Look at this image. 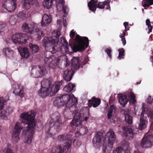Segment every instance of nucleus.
Listing matches in <instances>:
<instances>
[{
	"mask_svg": "<svg viewBox=\"0 0 153 153\" xmlns=\"http://www.w3.org/2000/svg\"><path fill=\"white\" fill-rule=\"evenodd\" d=\"M60 35L59 32L56 33L55 36L45 37L42 40L43 46L47 51L44 52V61L46 65L49 67L54 69L57 65L58 61L53 56H50L48 54L50 52L54 53L58 51H61L63 54L68 53L70 49L72 50L75 52L77 51L82 52L87 48L89 45V41L86 37H81L77 35L75 38V42L73 46L68 45L65 39L62 37L59 42V37Z\"/></svg>",
	"mask_w": 153,
	"mask_h": 153,
	"instance_id": "obj_1",
	"label": "nucleus"
},
{
	"mask_svg": "<svg viewBox=\"0 0 153 153\" xmlns=\"http://www.w3.org/2000/svg\"><path fill=\"white\" fill-rule=\"evenodd\" d=\"M55 1L56 2L58 3V4L56 5L57 9L59 5L61 6L64 13V16H65L67 13L66 10L68 9V7L65 5L64 0H55Z\"/></svg>",
	"mask_w": 153,
	"mask_h": 153,
	"instance_id": "obj_27",
	"label": "nucleus"
},
{
	"mask_svg": "<svg viewBox=\"0 0 153 153\" xmlns=\"http://www.w3.org/2000/svg\"><path fill=\"white\" fill-rule=\"evenodd\" d=\"M134 134V132L132 129L130 128H126L124 132V135L126 139L128 140H131L133 138Z\"/></svg>",
	"mask_w": 153,
	"mask_h": 153,
	"instance_id": "obj_21",
	"label": "nucleus"
},
{
	"mask_svg": "<svg viewBox=\"0 0 153 153\" xmlns=\"http://www.w3.org/2000/svg\"><path fill=\"white\" fill-rule=\"evenodd\" d=\"M80 61L79 57H73L71 60V69L75 71L78 70L80 66Z\"/></svg>",
	"mask_w": 153,
	"mask_h": 153,
	"instance_id": "obj_15",
	"label": "nucleus"
},
{
	"mask_svg": "<svg viewBox=\"0 0 153 153\" xmlns=\"http://www.w3.org/2000/svg\"><path fill=\"white\" fill-rule=\"evenodd\" d=\"M6 102V101L4 100L3 97H0V105L1 104H4Z\"/></svg>",
	"mask_w": 153,
	"mask_h": 153,
	"instance_id": "obj_53",
	"label": "nucleus"
},
{
	"mask_svg": "<svg viewBox=\"0 0 153 153\" xmlns=\"http://www.w3.org/2000/svg\"><path fill=\"white\" fill-rule=\"evenodd\" d=\"M125 32V31H124V32H123L122 33H121L120 34L119 36L120 38H125L124 37L126 35V33Z\"/></svg>",
	"mask_w": 153,
	"mask_h": 153,
	"instance_id": "obj_55",
	"label": "nucleus"
},
{
	"mask_svg": "<svg viewBox=\"0 0 153 153\" xmlns=\"http://www.w3.org/2000/svg\"><path fill=\"white\" fill-rule=\"evenodd\" d=\"M31 5H34L36 7L39 6V3L36 0H25L23 4V7L27 10L29 9Z\"/></svg>",
	"mask_w": 153,
	"mask_h": 153,
	"instance_id": "obj_16",
	"label": "nucleus"
},
{
	"mask_svg": "<svg viewBox=\"0 0 153 153\" xmlns=\"http://www.w3.org/2000/svg\"><path fill=\"white\" fill-rule=\"evenodd\" d=\"M141 82V81H140V82H137V85H138V84H140V83Z\"/></svg>",
	"mask_w": 153,
	"mask_h": 153,
	"instance_id": "obj_62",
	"label": "nucleus"
},
{
	"mask_svg": "<svg viewBox=\"0 0 153 153\" xmlns=\"http://www.w3.org/2000/svg\"><path fill=\"white\" fill-rule=\"evenodd\" d=\"M11 39L14 43L23 45L27 43V41L29 39V37L26 34L16 33L12 35Z\"/></svg>",
	"mask_w": 153,
	"mask_h": 153,
	"instance_id": "obj_9",
	"label": "nucleus"
},
{
	"mask_svg": "<svg viewBox=\"0 0 153 153\" xmlns=\"http://www.w3.org/2000/svg\"><path fill=\"white\" fill-rule=\"evenodd\" d=\"M18 51L22 57L27 58L29 55L28 50L27 48L19 47L18 48Z\"/></svg>",
	"mask_w": 153,
	"mask_h": 153,
	"instance_id": "obj_24",
	"label": "nucleus"
},
{
	"mask_svg": "<svg viewBox=\"0 0 153 153\" xmlns=\"http://www.w3.org/2000/svg\"><path fill=\"white\" fill-rule=\"evenodd\" d=\"M35 116L33 111L21 114V117L23 120L21 123H16L12 136V140L14 143H17L19 140V136L22 129V134L25 135L24 142L28 144L31 143L36 125Z\"/></svg>",
	"mask_w": 153,
	"mask_h": 153,
	"instance_id": "obj_2",
	"label": "nucleus"
},
{
	"mask_svg": "<svg viewBox=\"0 0 153 153\" xmlns=\"http://www.w3.org/2000/svg\"><path fill=\"white\" fill-rule=\"evenodd\" d=\"M52 18L51 15L49 16L46 14H45L42 17L41 21V25L42 27L47 26L51 23Z\"/></svg>",
	"mask_w": 153,
	"mask_h": 153,
	"instance_id": "obj_18",
	"label": "nucleus"
},
{
	"mask_svg": "<svg viewBox=\"0 0 153 153\" xmlns=\"http://www.w3.org/2000/svg\"><path fill=\"white\" fill-rule=\"evenodd\" d=\"M146 25L148 26V29H149L148 33H149L150 32H152L153 29V26L151 24V22L149 19H147L146 21Z\"/></svg>",
	"mask_w": 153,
	"mask_h": 153,
	"instance_id": "obj_38",
	"label": "nucleus"
},
{
	"mask_svg": "<svg viewBox=\"0 0 153 153\" xmlns=\"http://www.w3.org/2000/svg\"><path fill=\"white\" fill-rule=\"evenodd\" d=\"M4 104H1L0 105V117L4 120L7 119V116L13 112V109L9 106H7L6 109H4Z\"/></svg>",
	"mask_w": 153,
	"mask_h": 153,
	"instance_id": "obj_13",
	"label": "nucleus"
},
{
	"mask_svg": "<svg viewBox=\"0 0 153 153\" xmlns=\"http://www.w3.org/2000/svg\"><path fill=\"white\" fill-rule=\"evenodd\" d=\"M13 89V92L15 95L19 96L21 97H22L24 96L23 88L22 87H20L19 85Z\"/></svg>",
	"mask_w": 153,
	"mask_h": 153,
	"instance_id": "obj_23",
	"label": "nucleus"
},
{
	"mask_svg": "<svg viewBox=\"0 0 153 153\" xmlns=\"http://www.w3.org/2000/svg\"><path fill=\"white\" fill-rule=\"evenodd\" d=\"M71 138V135L68 134H65L59 136L58 137V140L60 142H64L66 140H67V142L65 143L64 145L62 146L59 145L58 146H61L63 148L64 147L65 145L67 146H68V145L67 144H68L70 146V147L65 149H64V151L66 150L68 151L71 147V145L72 143Z\"/></svg>",
	"mask_w": 153,
	"mask_h": 153,
	"instance_id": "obj_10",
	"label": "nucleus"
},
{
	"mask_svg": "<svg viewBox=\"0 0 153 153\" xmlns=\"http://www.w3.org/2000/svg\"><path fill=\"white\" fill-rule=\"evenodd\" d=\"M102 2H103L105 6V5H106L108 7H106V9H109L110 8V7L109 5L110 3V1H109L108 0H107V1L105 0V1H104Z\"/></svg>",
	"mask_w": 153,
	"mask_h": 153,
	"instance_id": "obj_48",
	"label": "nucleus"
},
{
	"mask_svg": "<svg viewBox=\"0 0 153 153\" xmlns=\"http://www.w3.org/2000/svg\"><path fill=\"white\" fill-rule=\"evenodd\" d=\"M148 111V109L147 108H145L143 106V108L142 113L141 115V117H143V115L144 114H146Z\"/></svg>",
	"mask_w": 153,
	"mask_h": 153,
	"instance_id": "obj_44",
	"label": "nucleus"
},
{
	"mask_svg": "<svg viewBox=\"0 0 153 153\" xmlns=\"http://www.w3.org/2000/svg\"><path fill=\"white\" fill-rule=\"evenodd\" d=\"M147 102L150 104L153 102V99H151V98L150 96H149L148 98Z\"/></svg>",
	"mask_w": 153,
	"mask_h": 153,
	"instance_id": "obj_51",
	"label": "nucleus"
},
{
	"mask_svg": "<svg viewBox=\"0 0 153 153\" xmlns=\"http://www.w3.org/2000/svg\"><path fill=\"white\" fill-rule=\"evenodd\" d=\"M6 26V25L4 24H0V32H2L4 30Z\"/></svg>",
	"mask_w": 153,
	"mask_h": 153,
	"instance_id": "obj_50",
	"label": "nucleus"
},
{
	"mask_svg": "<svg viewBox=\"0 0 153 153\" xmlns=\"http://www.w3.org/2000/svg\"><path fill=\"white\" fill-rule=\"evenodd\" d=\"M9 22L11 25H13L16 24V19L13 17H11L10 19Z\"/></svg>",
	"mask_w": 153,
	"mask_h": 153,
	"instance_id": "obj_42",
	"label": "nucleus"
},
{
	"mask_svg": "<svg viewBox=\"0 0 153 153\" xmlns=\"http://www.w3.org/2000/svg\"><path fill=\"white\" fill-rule=\"evenodd\" d=\"M49 125L48 128H47L46 125L45 130L46 132L51 136L54 134L61 128L62 122L59 113L55 112L51 115Z\"/></svg>",
	"mask_w": 153,
	"mask_h": 153,
	"instance_id": "obj_3",
	"label": "nucleus"
},
{
	"mask_svg": "<svg viewBox=\"0 0 153 153\" xmlns=\"http://www.w3.org/2000/svg\"><path fill=\"white\" fill-rule=\"evenodd\" d=\"M48 72L45 66H34L31 69V75L35 78L42 77L46 75Z\"/></svg>",
	"mask_w": 153,
	"mask_h": 153,
	"instance_id": "obj_8",
	"label": "nucleus"
},
{
	"mask_svg": "<svg viewBox=\"0 0 153 153\" xmlns=\"http://www.w3.org/2000/svg\"><path fill=\"white\" fill-rule=\"evenodd\" d=\"M119 52V55L117 57L118 59L120 60L124 58L125 50L124 49L122 48L118 49Z\"/></svg>",
	"mask_w": 153,
	"mask_h": 153,
	"instance_id": "obj_37",
	"label": "nucleus"
},
{
	"mask_svg": "<svg viewBox=\"0 0 153 153\" xmlns=\"http://www.w3.org/2000/svg\"><path fill=\"white\" fill-rule=\"evenodd\" d=\"M10 145H7L3 150V152L4 153H14L12 149H10Z\"/></svg>",
	"mask_w": 153,
	"mask_h": 153,
	"instance_id": "obj_40",
	"label": "nucleus"
},
{
	"mask_svg": "<svg viewBox=\"0 0 153 153\" xmlns=\"http://www.w3.org/2000/svg\"><path fill=\"white\" fill-rule=\"evenodd\" d=\"M74 70L71 69H66L64 72L63 77L64 80L67 81H69L72 79L74 74Z\"/></svg>",
	"mask_w": 153,
	"mask_h": 153,
	"instance_id": "obj_17",
	"label": "nucleus"
},
{
	"mask_svg": "<svg viewBox=\"0 0 153 153\" xmlns=\"http://www.w3.org/2000/svg\"><path fill=\"white\" fill-rule=\"evenodd\" d=\"M121 40L123 45H125L126 44V41L125 38H122Z\"/></svg>",
	"mask_w": 153,
	"mask_h": 153,
	"instance_id": "obj_57",
	"label": "nucleus"
},
{
	"mask_svg": "<svg viewBox=\"0 0 153 153\" xmlns=\"http://www.w3.org/2000/svg\"><path fill=\"white\" fill-rule=\"evenodd\" d=\"M116 111V108L114 105H111L110 106L108 112L113 113V111L114 113Z\"/></svg>",
	"mask_w": 153,
	"mask_h": 153,
	"instance_id": "obj_43",
	"label": "nucleus"
},
{
	"mask_svg": "<svg viewBox=\"0 0 153 153\" xmlns=\"http://www.w3.org/2000/svg\"><path fill=\"white\" fill-rule=\"evenodd\" d=\"M147 124V118L140 117V123L138 126V128L141 130L145 128Z\"/></svg>",
	"mask_w": 153,
	"mask_h": 153,
	"instance_id": "obj_22",
	"label": "nucleus"
},
{
	"mask_svg": "<svg viewBox=\"0 0 153 153\" xmlns=\"http://www.w3.org/2000/svg\"><path fill=\"white\" fill-rule=\"evenodd\" d=\"M151 51H152V53L153 54V50H151Z\"/></svg>",
	"mask_w": 153,
	"mask_h": 153,
	"instance_id": "obj_64",
	"label": "nucleus"
},
{
	"mask_svg": "<svg viewBox=\"0 0 153 153\" xmlns=\"http://www.w3.org/2000/svg\"><path fill=\"white\" fill-rule=\"evenodd\" d=\"M74 145L76 148L79 147L81 145V143L79 141H74L73 143Z\"/></svg>",
	"mask_w": 153,
	"mask_h": 153,
	"instance_id": "obj_49",
	"label": "nucleus"
},
{
	"mask_svg": "<svg viewBox=\"0 0 153 153\" xmlns=\"http://www.w3.org/2000/svg\"><path fill=\"white\" fill-rule=\"evenodd\" d=\"M113 113H111L108 112L107 114V117L108 119H110L111 118V117L112 116Z\"/></svg>",
	"mask_w": 153,
	"mask_h": 153,
	"instance_id": "obj_56",
	"label": "nucleus"
},
{
	"mask_svg": "<svg viewBox=\"0 0 153 153\" xmlns=\"http://www.w3.org/2000/svg\"><path fill=\"white\" fill-rule=\"evenodd\" d=\"M89 60L88 57H85L84 60L82 62L83 65H85L86 64L88 61Z\"/></svg>",
	"mask_w": 153,
	"mask_h": 153,
	"instance_id": "obj_52",
	"label": "nucleus"
},
{
	"mask_svg": "<svg viewBox=\"0 0 153 153\" xmlns=\"http://www.w3.org/2000/svg\"><path fill=\"white\" fill-rule=\"evenodd\" d=\"M140 145L144 148H149L153 146V135H145L142 140Z\"/></svg>",
	"mask_w": 153,
	"mask_h": 153,
	"instance_id": "obj_11",
	"label": "nucleus"
},
{
	"mask_svg": "<svg viewBox=\"0 0 153 153\" xmlns=\"http://www.w3.org/2000/svg\"><path fill=\"white\" fill-rule=\"evenodd\" d=\"M2 127L0 126V133L1 132Z\"/></svg>",
	"mask_w": 153,
	"mask_h": 153,
	"instance_id": "obj_63",
	"label": "nucleus"
},
{
	"mask_svg": "<svg viewBox=\"0 0 153 153\" xmlns=\"http://www.w3.org/2000/svg\"><path fill=\"white\" fill-rule=\"evenodd\" d=\"M72 114L74 116V119L75 122L79 121L80 116L79 114L78 113L77 110L75 109L72 112Z\"/></svg>",
	"mask_w": 153,
	"mask_h": 153,
	"instance_id": "obj_34",
	"label": "nucleus"
},
{
	"mask_svg": "<svg viewBox=\"0 0 153 153\" xmlns=\"http://www.w3.org/2000/svg\"><path fill=\"white\" fill-rule=\"evenodd\" d=\"M116 135L112 129L108 131L106 135L105 139L108 140V143H106L105 140L102 146V151L103 153H110L113 147V143L116 140Z\"/></svg>",
	"mask_w": 153,
	"mask_h": 153,
	"instance_id": "obj_5",
	"label": "nucleus"
},
{
	"mask_svg": "<svg viewBox=\"0 0 153 153\" xmlns=\"http://www.w3.org/2000/svg\"><path fill=\"white\" fill-rule=\"evenodd\" d=\"M118 98L120 103L123 106L125 107L128 101L126 96L122 94H119Z\"/></svg>",
	"mask_w": 153,
	"mask_h": 153,
	"instance_id": "obj_25",
	"label": "nucleus"
},
{
	"mask_svg": "<svg viewBox=\"0 0 153 153\" xmlns=\"http://www.w3.org/2000/svg\"><path fill=\"white\" fill-rule=\"evenodd\" d=\"M74 97L72 94L69 95L65 94L57 97L54 101L53 105L58 107L65 105L66 107L71 108L77 102L76 99L74 98Z\"/></svg>",
	"mask_w": 153,
	"mask_h": 153,
	"instance_id": "obj_4",
	"label": "nucleus"
},
{
	"mask_svg": "<svg viewBox=\"0 0 153 153\" xmlns=\"http://www.w3.org/2000/svg\"><path fill=\"white\" fill-rule=\"evenodd\" d=\"M30 16V14H28L25 11L22 10L17 14V17L22 20H24Z\"/></svg>",
	"mask_w": 153,
	"mask_h": 153,
	"instance_id": "obj_26",
	"label": "nucleus"
},
{
	"mask_svg": "<svg viewBox=\"0 0 153 153\" xmlns=\"http://www.w3.org/2000/svg\"><path fill=\"white\" fill-rule=\"evenodd\" d=\"M100 100L96 98L95 97H93L92 100H88V105L90 107H91L92 106L94 108L97 107L100 105Z\"/></svg>",
	"mask_w": 153,
	"mask_h": 153,
	"instance_id": "obj_19",
	"label": "nucleus"
},
{
	"mask_svg": "<svg viewBox=\"0 0 153 153\" xmlns=\"http://www.w3.org/2000/svg\"><path fill=\"white\" fill-rule=\"evenodd\" d=\"M75 87V85L74 84L70 82L64 87L63 90L69 93L71 92L73 90L74 88Z\"/></svg>",
	"mask_w": 153,
	"mask_h": 153,
	"instance_id": "obj_28",
	"label": "nucleus"
},
{
	"mask_svg": "<svg viewBox=\"0 0 153 153\" xmlns=\"http://www.w3.org/2000/svg\"><path fill=\"white\" fill-rule=\"evenodd\" d=\"M122 147H118L116 148V150L114 151L113 153H122Z\"/></svg>",
	"mask_w": 153,
	"mask_h": 153,
	"instance_id": "obj_47",
	"label": "nucleus"
},
{
	"mask_svg": "<svg viewBox=\"0 0 153 153\" xmlns=\"http://www.w3.org/2000/svg\"><path fill=\"white\" fill-rule=\"evenodd\" d=\"M105 51L107 53L110 60H111L112 57V55L111 54L112 51L111 49V48H106L105 50Z\"/></svg>",
	"mask_w": 153,
	"mask_h": 153,
	"instance_id": "obj_41",
	"label": "nucleus"
},
{
	"mask_svg": "<svg viewBox=\"0 0 153 153\" xmlns=\"http://www.w3.org/2000/svg\"><path fill=\"white\" fill-rule=\"evenodd\" d=\"M150 129L153 130V122L152 121V123L150 126Z\"/></svg>",
	"mask_w": 153,
	"mask_h": 153,
	"instance_id": "obj_59",
	"label": "nucleus"
},
{
	"mask_svg": "<svg viewBox=\"0 0 153 153\" xmlns=\"http://www.w3.org/2000/svg\"><path fill=\"white\" fill-rule=\"evenodd\" d=\"M48 88L41 87V88L38 91L39 95L42 98H45L48 96L49 94L52 92L51 91L48 90Z\"/></svg>",
	"mask_w": 153,
	"mask_h": 153,
	"instance_id": "obj_20",
	"label": "nucleus"
},
{
	"mask_svg": "<svg viewBox=\"0 0 153 153\" xmlns=\"http://www.w3.org/2000/svg\"><path fill=\"white\" fill-rule=\"evenodd\" d=\"M97 0L95 1L94 0H91L88 3V6L90 10L94 13L96 10L97 7L102 9L104 8L105 5L102 2L99 1L97 4Z\"/></svg>",
	"mask_w": 153,
	"mask_h": 153,
	"instance_id": "obj_12",
	"label": "nucleus"
},
{
	"mask_svg": "<svg viewBox=\"0 0 153 153\" xmlns=\"http://www.w3.org/2000/svg\"><path fill=\"white\" fill-rule=\"evenodd\" d=\"M76 123L77 122H75L74 121V120L73 119L71 122L70 124L71 126H73L75 125V124H76Z\"/></svg>",
	"mask_w": 153,
	"mask_h": 153,
	"instance_id": "obj_58",
	"label": "nucleus"
},
{
	"mask_svg": "<svg viewBox=\"0 0 153 153\" xmlns=\"http://www.w3.org/2000/svg\"><path fill=\"white\" fill-rule=\"evenodd\" d=\"M63 81L56 82L55 85H52L50 81L48 79H44L41 82V87L48 88V90L51 91L53 94L57 93L59 90L60 86L62 85Z\"/></svg>",
	"mask_w": 153,
	"mask_h": 153,
	"instance_id": "obj_7",
	"label": "nucleus"
},
{
	"mask_svg": "<svg viewBox=\"0 0 153 153\" xmlns=\"http://www.w3.org/2000/svg\"><path fill=\"white\" fill-rule=\"evenodd\" d=\"M3 52L6 56L9 57L12 56L14 51L10 48H5L3 49Z\"/></svg>",
	"mask_w": 153,
	"mask_h": 153,
	"instance_id": "obj_29",
	"label": "nucleus"
},
{
	"mask_svg": "<svg viewBox=\"0 0 153 153\" xmlns=\"http://www.w3.org/2000/svg\"><path fill=\"white\" fill-rule=\"evenodd\" d=\"M129 97V98H131L130 101L132 104H134L136 102V100L135 99V97L134 94L132 92L130 93Z\"/></svg>",
	"mask_w": 153,
	"mask_h": 153,
	"instance_id": "obj_39",
	"label": "nucleus"
},
{
	"mask_svg": "<svg viewBox=\"0 0 153 153\" xmlns=\"http://www.w3.org/2000/svg\"><path fill=\"white\" fill-rule=\"evenodd\" d=\"M123 148H122V151L125 152L128 151L129 148V143L126 140H123L122 142Z\"/></svg>",
	"mask_w": 153,
	"mask_h": 153,
	"instance_id": "obj_36",
	"label": "nucleus"
},
{
	"mask_svg": "<svg viewBox=\"0 0 153 153\" xmlns=\"http://www.w3.org/2000/svg\"><path fill=\"white\" fill-rule=\"evenodd\" d=\"M36 24L33 22H30L29 25L26 23L22 25V28L24 31L26 32L32 34L34 33L35 30V37L37 40H40L43 36V31L39 29H36L35 27Z\"/></svg>",
	"mask_w": 153,
	"mask_h": 153,
	"instance_id": "obj_6",
	"label": "nucleus"
},
{
	"mask_svg": "<svg viewBox=\"0 0 153 153\" xmlns=\"http://www.w3.org/2000/svg\"><path fill=\"white\" fill-rule=\"evenodd\" d=\"M134 153H142L140 151L137 150V151H135L134 152Z\"/></svg>",
	"mask_w": 153,
	"mask_h": 153,
	"instance_id": "obj_60",
	"label": "nucleus"
},
{
	"mask_svg": "<svg viewBox=\"0 0 153 153\" xmlns=\"http://www.w3.org/2000/svg\"><path fill=\"white\" fill-rule=\"evenodd\" d=\"M103 134L100 132H98L93 139L92 143L93 146L96 149L99 148L101 145L102 139L103 137Z\"/></svg>",
	"mask_w": 153,
	"mask_h": 153,
	"instance_id": "obj_14",
	"label": "nucleus"
},
{
	"mask_svg": "<svg viewBox=\"0 0 153 153\" xmlns=\"http://www.w3.org/2000/svg\"><path fill=\"white\" fill-rule=\"evenodd\" d=\"M148 116L150 119L153 120V110H150L149 111Z\"/></svg>",
	"mask_w": 153,
	"mask_h": 153,
	"instance_id": "obj_46",
	"label": "nucleus"
},
{
	"mask_svg": "<svg viewBox=\"0 0 153 153\" xmlns=\"http://www.w3.org/2000/svg\"><path fill=\"white\" fill-rule=\"evenodd\" d=\"M88 119V117H85V119L84 120H85V121H87V120Z\"/></svg>",
	"mask_w": 153,
	"mask_h": 153,
	"instance_id": "obj_61",
	"label": "nucleus"
},
{
	"mask_svg": "<svg viewBox=\"0 0 153 153\" xmlns=\"http://www.w3.org/2000/svg\"><path fill=\"white\" fill-rule=\"evenodd\" d=\"M123 25L125 26V31H126L129 30L130 27H128V22H125L123 23Z\"/></svg>",
	"mask_w": 153,
	"mask_h": 153,
	"instance_id": "obj_45",
	"label": "nucleus"
},
{
	"mask_svg": "<svg viewBox=\"0 0 153 153\" xmlns=\"http://www.w3.org/2000/svg\"><path fill=\"white\" fill-rule=\"evenodd\" d=\"M142 4L144 8H148L150 5L153 4V0H143Z\"/></svg>",
	"mask_w": 153,
	"mask_h": 153,
	"instance_id": "obj_33",
	"label": "nucleus"
},
{
	"mask_svg": "<svg viewBox=\"0 0 153 153\" xmlns=\"http://www.w3.org/2000/svg\"><path fill=\"white\" fill-rule=\"evenodd\" d=\"M53 4V0H44L43 2V5L47 9L51 8Z\"/></svg>",
	"mask_w": 153,
	"mask_h": 153,
	"instance_id": "obj_32",
	"label": "nucleus"
},
{
	"mask_svg": "<svg viewBox=\"0 0 153 153\" xmlns=\"http://www.w3.org/2000/svg\"><path fill=\"white\" fill-rule=\"evenodd\" d=\"M125 117V120L128 124L131 123L132 122V117L128 114V112L125 111L124 112Z\"/></svg>",
	"mask_w": 153,
	"mask_h": 153,
	"instance_id": "obj_31",
	"label": "nucleus"
},
{
	"mask_svg": "<svg viewBox=\"0 0 153 153\" xmlns=\"http://www.w3.org/2000/svg\"><path fill=\"white\" fill-rule=\"evenodd\" d=\"M74 30L71 31L70 33V36L71 38H73L75 35V32L73 31Z\"/></svg>",
	"mask_w": 153,
	"mask_h": 153,
	"instance_id": "obj_54",
	"label": "nucleus"
},
{
	"mask_svg": "<svg viewBox=\"0 0 153 153\" xmlns=\"http://www.w3.org/2000/svg\"><path fill=\"white\" fill-rule=\"evenodd\" d=\"M29 46L33 53L37 52L39 50V47L37 45L30 43Z\"/></svg>",
	"mask_w": 153,
	"mask_h": 153,
	"instance_id": "obj_35",
	"label": "nucleus"
},
{
	"mask_svg": "<svg viewBox=\"0 0 153 153\" xmlns=\"http://www.w3.org/2000/svg\"><path fill=\"white\" fill-rule=\"evenodd\" d=\"M81 127L78 128L77 132L81 135H83L86 133L88 131L87 128L83 125H81Z\"/></svg>",
	"mask_w": 153,
	"mask_h": 153,
	"instance_id": "obj_30",
	"label": "nucleus"
}]
</instances>
